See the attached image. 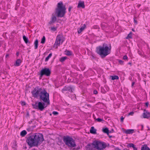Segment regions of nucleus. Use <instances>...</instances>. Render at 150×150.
Listing matches in <instances>:
<instances>
[{
    "label": "nucleus",
    "mask_w": 150,
    "mask_h": 150,
    "mask_svg": "<svg viewBox=\"0 0 150 150\" xmlns=\"http://www.w3.org/2000/svg\"><path fill=\"white\" fill-rule=\"evenodd\" d=\"M71 54H72L71 52L70 51H66V54L67 55H71Z\"/></svg>",
    "instance_id": "7c9ffc66"
},
{
    "label": "nucleus",
    "mask_w": 150,
    "mask_h": 150,
    "mask_svg": "<svg viewBox=\"0 0 150 150\" xmlns=\"http://www.w3.org/2000/svg\"><path fill=\"white\" fill-rule=\"evenodd\" d=\"M143 116L144 118H148L150 117V113L144 110Z\"/></svg>",
    "instance_id": "ddd939ff"
},
{
    "label": "nucleus",
    "mask_w": 150,
    "mask_h": 150,
    "mask_svg": "<svg viewBox=\"0 0 150 150\" xmlns=\"http://www.w3.org/2000/svg\"><path fill=\"white\" fill-rule=\"evenodd\" d=\"M23 39L25 41V42L26 43H27L29 41L28 39V38H27L25 36L23 35Z\"/></svg>",
    "instance_id": "b1692460"
},
{
    "label": "nucleus",
    "mask_w": 150,
    "mask_h": 150,
    "mask_svg": "<svg viewBox=\"0 0 150 150\" xmlns=\"http://www.w3.org/2000/svg\"><path fill=\"white\" fill-rule=\"evenodd\" d=\"M9 54H6V58H8V57H9Z\"/></svg>",
    "instance_id": "37998d69"
},
{
    "label": "nucleus",
    "mask_w": 150,
    "mask_h": 150,
    "mask_svg": "<svg viewBox=\"0 0 150 150\" xmlns=\"http://www.w3.org/2000/svg\"><path fill=\"white\" fill-rule=\"evenodd\" d=\"M93 93L95 94H97L98 93V92L96 90H95L94 91Z\"/></svg>",
    "instance_id": "a19ab883"
},
{
    "label": "nucleus",
    "mask_w": 150,
    "mask_h": 150,
    "mask_svg": "<svg viewBox=\"0 0 150 150\" xmlns=\"http://www.w3.org/2000/svg\"><path fill=\"white\" fill-rule=\"evenodd\" d=\"M134 22L136 24H137V21L135 20V19H134Z\"/></svg>",
    "instance_id": "49530a36"
},
{
    "label": "nucleus",
    "mask_w": 150,
    "mask_h": 150,
    "mask_svg": "<svg viewBox=\"0 0 150 150\" xmlns=\"http://www.w3.org/2000/svg\"><path fill=\"white\" fill-rule=\"evenodd\" d=\"M71 8H72V7L71 6H69V9H68L69 11H71Z\"/></svg>",
    "instance_id": "79ce46f5"
},
{
    "label": "nucleus",
    "mask_w": 150,
    "mask_h": 150,
    "mask_svg": "<svg viewBox=\"0 0 150 150\" xmlns=\"http://www.w3.org/2000/svg\"><path fill=\"white\" fill-rule=\"evenodd\" d=\"M86 26L85 24H84L83 26H81V28L78 30V32L79 33H81L84 29L86 28Z\"/></svg>",
    "instance_id": "f3484780"
},
{
    "label": "nucleus",
    "mask_w": 150,
    "mask_h": 150,
    "mask_svg": "<svg viewBox=\"0 0 150 150\" xmlns=\"http://www.w3.org/2000/svg\"><path fill=\"white\" fill-rule=\"evenodd\" d=\"M51 30H53L54 31H55L56 30V28L54 27H52L51 28Z\"/></svg>",
    "instance_id": "e433bc0d"
},
{
    "label": "nucleus",
    "mask_w": 150,
    "mask_h": 150,
    "mask_svg": "<svg viewBox=\"0 0 150 150\" xmlns=\"http://www.w3.org/2000/svg\"><path fill=\"white\" fill-rule=\"evenodd\" d=\"M126 38L127 39H129L132 38V33L131 32L128 34Z\"/></svg>",
    "instance_id": "c85d7f7f"
},
{
    "label": "nucleus",
    "mask_w": 150,
    "mask_h": 150,
    "mask_svg": "<svg viewBox=\"0 0 150 150\" xmlns=\"http://www.w3.org/2000/svg\"><path fill=\"white\" fill-rule=\"evenodd\" d=\"M129 64H131V63H129Z\"/></svg>",
    "instance_id": "864d4df0"
},
{
    "label": "nucleus",
    "mask_w": 150,
    "mask_h": 150,
    "mask_svg": "<svg viewBox=\"0 0 150 150\" xmlns=\"http://www.w3.org/2000/svg\"><path fill=\"white\" fill-rule=\"evenodd\" d=\"M145 105H146L147 106H148V102H147V103H145Z\"/></svg>",
    "instance_id": "09e8293b"
},
{
    "label": "nucleus",
    "mask_w": 150,
    "mask_h": 150,
    "mask_svg": "<svg viewBox=\"0 0 150 150\" xmlns=\"http://www.w3.org/2000/svg\"><path fill=\"white\" fill-rule=\"evenodd\" d=\"M52 114L54 115H56L58 114V112L56 111H53Z\"/></svg>",
    "instance_id": "f704fd0d"
},
{
    "label": "nucleus",
    "mask_w": 150,
    "mask_h": 150,
    "mask_svg": "<svg viewBox=\"0 0 150 150\" xmlns=\"http://www.w3.org/2000/svg\"><path fill=\"white\" fill-rule=\"evenodd\" d=\"M12 146L13 148L14 149V150H16L17 144L16 142H13Z\"/></svg>",
    "instance_id": "412c9836"
},
{
    "label": "nucleus",
    "mask_w": 150,
    "mask_h": 150,
    "mask_svg": "<svg viewBox=\"0 0 150 150\" xmlns=\"http://www.w3.org/2000/svg\"><path fill=\"white\" fill-rule=\"evenodd\" d=\"M64 40V38L62 35H58L57 36L54 45V47L55 48H57L60 45L61 43L62 44Z\"/></svg>",
    "instance_id": "0eeeda50"
},
{
    "label": "nucleus",
    "mask_w": 150,
    "mask_h": 150,
    "mask_svg": "<svg viewBox=\"0 0 150 150\" xmlns=\"http://www.w3.org/2000/svg\"><path fill=\"white\" fill-rule=\"evenodd\" d=\"M102 131L105 133L108 134L109 133V130L108 128H103Z\"/></svg>",
    "instance_id": "393cba45"
},
{
    "label": "nucleus",
    "mask_w": 150,
    "mask_h": 150,
    "mask_svg": "<svg viewBox=\"0 0 150 150\" xmlns=\"http://www.w3.org/2000/svg\"><path fill=\"white\" fill-rule=\"evenodd\" d=\"M27 134V132L25 130L22 131L20 133V135L22 137H24Z\"/></svg>",
    "instance_id": "4be33fe9"
},
{
    "label": "nucleus",
    "mask_w": 150,
    "mask_h": 150,
    "mask_svg": "<svg viewBox=\"0 0 150 150\" xmlns=\"http://www.w3.org/2000/svg\"><path fill=\"white\" fill-rule=\"evenodd\" d=\"M44 89V88H42L39 87L35 88L32 92L33 96L35 98L40 97V94Z\"/></svg>",
    "instance_id": "1a4fd4ad"
},
{
    "label": "nucleus",
    "mask_w": 150,
    "mask_h": 150,
    "mask_svg": "<svg viewBox=\"0 0 150 150\" xmlns=\"http://www.w3.org/2000/svg\"><path fill=\"white\" fill-rule=\"evenodd\" d=\"M63 140L65 144L68 146L74 147L76 146L74 140L69 136L64 137Z\"/></svg>",
    "instance_id": "39448f33"
},
{
    "label": "nucleus",
    "mask_w": 150,
    "mask_h": 150,
    "mask_svg": "<svg viewBox=\"0 0 150 150\" xmlns=\"http://www.w3.org/2000/svg\"><path fill=\"white\" fill-rule=\"evenodd\" d=\"M51 74V71L48 68H44L41 70L40 72V76L42 77L45 75L47 76H49Z\"/></svg>",
    "instance_id": "9d476101"
},
{
    "label": "nucleus",
    "mask_w": 150,
    "mask_h": 150,
    "mask_svg": "<svg viewBox=\"0 0 150 150\" xmlns=\"http://www.w3.org/2000/svg\"><path fill=\"white\" fill-rule=\"evenodd\" d=\"M134 130L133 129H129L125 130L124 132L125 133L127 134H132L133 133Z\"/></svg>",
    "instance_id": "dca6fc26"
},
{
    "label": "nucleus",
    "mask_w": 150,
    "mask_h": 150,
    "mask_svg": "<svg viewBox=\"0 0 150 150\" xmlns=\"http://www.w3.org/2000/svg\"><path fill=\"white\" fill-rule=\"evenodd\" d=\"M141 150H150L149 148L146 146H144L141 148Z\"/></svg>",
    "instance_id": "5701e85b"
},
{
    "label": "nucleus",
    "mask_w": 150,
    "mask_h": 150,
    "mask_svg": "<svg viewBox=\"0 0 150 150\" xmlns=\"http://www.w3.org/2000/svg\"><path fill=\"white\" fill-rule=\"evenodd\" d=\"M112 80H117L119 79V77L117 76H112Z\"/></svg>",
    "instance_id": "cd10ccee"
},
{
    "label": "nucleus",
    "mask_w": 150,
    "mask_h": 150,
    "mask_svg": "<svg viewBox=\"0 0 150 150\" xmlns=\"http://www.w3.org/2000/svg\"><path fill=\"white\" fill-rule=\"evenodd\" d=\"M119 62L121 64H123V62L122 61V60H119Z\"/></svg>",
    "instance_id": "58836bf2"
},
{
    "label": "nucleus",
    "mask_w": 150,
    "mask_h": 150,
    "mask_svg": "<svg viewBox=\"0 0 150 150\" xmlns=\"http://www.w3.org/2000/svg\"><path fill=\"white\" fill-rule=\"evenodd\" d=\"M66 8L63 2L60 1L57 4V7L55 9V14L58 17H63L66 13Z\"/></svg>",
    "instance_id": "7ed1b4c3"
},
{
    "label": "nucleus",
    "mask_w": 150,
    "mask_h": 150,
    "mask_svg": "<svg viewBox=\"0 0 150 150\" xmlns=\"http://www.w3.org/2000/svg\"><path fill=\"white\" fill-rule=\"evenodd\" d=\"M67 58L66 57H62L59 59V60L61 62H63Z\"/></svg>",
    "instance_id": "a878e982"
},
{
    "label": "nucleus",
    "mask_w": 150,
    "mask_h": 150,
    "mask_svg": "<svg viewBox=\"0 0 150 150\" xmlns=\"http://www.w3.org/2000/svg\"><path fill=\"white\" fill-rule=\"evenodd\" d=\"M82 7L83 8L85 7L84 2L83 1H80L78 4V8Z\"/></svg>",
    "instance_id": "2eb2a0df"
},
{
    "label": "nucleus",
    "mask_w": 150,
    "mask_h": 150,
    "mask_svg": "<svg viewBox=\"0 0 150 150\" xmlns=\"http://www.w3.org/2000/svg\"><path fill=\"white\" fill-rule=\"evenodd\" d=\"M33 105L34 108L38 109L41 111H42L48 105H47V104L45 103L44 102L42 103L39 102L38 103H36Z\"/></svg>",
    "instance_id": "6e6552de"
},
{
    "label": "nucleus",
    "mask_w": 150,
    "mask_h": 150,
    "mask_svg": "<svg viewBox=\"0 0 150 150\" xmlns=\"http://www.w3.org/2000/svg\"><path fill=\"white\" fill-rule=\"evenodd\" d=\"M16 55L17 56H18V55H19V52H16Z\"/></svg>",
    "instance_id": "8fccbe9b"
},
{
    "label": "nucleus",
    "mask_w": 150,
    "mask_h": 150,
    "mask_svg": "<svg viewBox=\"0 0 150 150\" xmlns=\"http://www.w3.org/2000/svg\"><path fill=\"white\" fill-rule=\"evenodd\" d=\"M22 104L23 105H25V102H23Z\"/></svg>",
    "instance_id": "3c124183"
},
{
    "label": "nucleus",
    "mask_w": 150,
    "mask_h": 150,
    "mask_svg": "<svg viewBox=\"0 0 150 150\" xmlns=\"http://www.w3.org/2000/svg\"><path fill=\"white\" fill-rule=\"evenodd\" d=\"M57 20V18L54 13H52L51 20L49 22V24L51 25L54 23Z\"/></svg>",
    "instance_id": "f8f14e48"
},
{
    "label": "nucleus",
    "mask_w": 150,
    "mask_h": 150,
    "mask_svg": "<svg viewBox=\"0 0 150 150\" xmlns=\"http://www.w3.org/2000/svg\"><path fill=\"white\" fill-rule=\"evenodd\" d=\"M134 83H135V82H133L132 83V86H133L134 84Z\"/></svg>",
    "instance_id": "de8ad7c7"
},
{
    "label": "nucleus",
    "mask_w": 150,
    "mask_h": 150,
    "mask_svg": "<svg viewBox=\"0 0 150 150\" xmlns=\"http://www.w3.org/2000/svg\"><path fill=\"white\" fill-rule=\"evenodd\" d=\"M35 49H36L38 48V40L36 39L34 43Z\"/></svg>",
    "instance_id": "aec40b11"
},
{
    "label": "nucleus",
    "mask_w": 150,
    "mask_h": 150,
    "mask_svg": "<svg viewBox=\"0 0 150 150\" xmlns=\"http://www.w3.org/2000/svg\"><path fill=\"white\" fill-rule=\"evenodd\" d=\"M132 31H134V29H132Z\"/></svg>",
    "instance_id": "603ef678"
},
{
    "label": "nucleus",
    "mask_w": 150,
    "mask_h": 150,
    "mask_svg": "<svg viewBox=\"0 0 150 150\" xmlns=\"http://www.w3.org/2000/svg\"><path fill=\"white\" fill-rule=\"evenodd\" d=\"M128 146L129 147H134V145L133 144L130 143L128 144Z\"/></svg>",
    "instance_id": "72a5a7b5"
},
{
    "label": "nucleus",
    "mask_w": 150,
    "mask_h": 150,
    "mask_svg": "<svg viewBox=\"0 0 150 150\" xmlns=\"http://www.w3.org/2000/svg\"><path fill=\"white\" fill-rule=\"evenodd\" d=\"M132 148H133V149L134 150H137V148L135 147L134 146V147H133Z\"/></svg>",
    "instance_id": "a18cd8bd"
},
{
    "label": "nucleus",
    "mask_w": 150,
    "mask_h": 150,
    "mask_svg": "<svg viewBox=\"0 0 150 150\" xmlns=\"http://www.w3.org/2000/svg\"><path fill=\"white\" fill-rule=\"evenodd\" d=\"M101 91L102 93H105L106 92V91H105L104 90V89L103 88H101Z\"/></svg>",
    "instance_id": "473e14b6"
},
{
    "label": "nucleus",
    "mask_w": 150,
    "mask_h": 150,
    "mask_svg": "<svg viewBox=\"0 0 150 150\" xmlns=\"http://www.w3.org/2000/svg\"><path fill=\"white\" fill-rule=\"evenodd\" d=\"M52 53H50L49 54L48 56L47 57H46V58H45V62L47 61L49 59H50V58L52 56Z\"/></svg>",
    "instance_id": "bb28decb"
},
{
    "label": "nucleus",
    "mask_w": 150,
    "mask_h": 150,
    "mask_svg": "<svg viewBox=\"0 0 150 150\" xmlns=\"http://www.w3.org/2000/svg\"><path fill=\"white\" fill-rule=\"evenodd\" d=\"M21 62V60L20 59H18L16 61L14 65L16 66H18L20 65Z\"/></svg>",
    "instance_id": "a211bd4d"
},
{
    "label": "nucleus",
    "mask_w": 150,
    "mask_h": 150,
    "mask_svg": "<svg viewBox=\"0 0 150 150\" xmlns=\"http://www.w3.org/2000/svg\"><path fill=\"white\" fill-rule=\"evenodd\" d=\"M123 59L124 60L127 59V55H125L123 57Z\"/></svg>",
    "instance_id": "4c0bfd02"
},
{
    "label": "nucleus",
    "mask_w": 150,
    "mask_h": 150,
    "mask_svg": "<svg viewBox=\"0 0 150 150\" xmlns=\"http://www.w3.org/2000/svg\"><path fill=\"white\" fill-rule=\"evenodd\" d=\"M124 119V118L122 116L120 118V120H121V122H123V121Z\"/></svg>",
    "instance_id": "ea45409f"
},
{
    "label": "nucleus",
    "mask_w": 150,
    "mask_h": 150,
    "mask_svg": "<svg viewBox=\"0 0 150 150\" xmlns=\"http://www.w3.org/2000/svg\"><path fill=\"white\" fill-rule=\"evenodd\" d=\"M44 140L43 136L42 134L35 133L28 137L26 140V142L30 146H37L40 144Z\"/></svg>",
    "instance_id": "f257e3e1"
},
{
    "label": "nucleus",
    "mask_w": 150,
    "mask_h": 150,
    "mask_svg": "<svg viewBox=\"0 0 150 150\" xmlns=\"http://www.w3.org/2000/svg\"><path fill=\"white\" fill-rule=\"evenodd\" d=\"M94 147L98 150H103L106 147V144L103 142L95 141L93 142Z\"/></svg>",
    "instance_id": "423d86ee"
},
{
    "label": "nucleus",
    "mask_w": 150,
    "mask_h": 150,
    "mask_svg": "<svg viewBox=\"0 0 150 150\" xmlns=\"http://www.w3.org/2000/svg\"><path fill=\"white\" fill-rule=\"evenodd\" d=\"M134 112H130L129 114L128 115H133L134 114Z\"/></svg>",
    "instance_id": "c9c22d12"
},
{
    "label": "nucleus",
    "mask_w": 150,
    "mask_h": 150,
    "mask_svg": "<svg viewBox=\"0 0 150 150\" xmlns=\"http://www.w3.org/2000/svg\"><path fill=\"white\" fill-rule=\"evenodd\" d=\"M39 97L40 99L42 100L45 103L47 104V105H50L49 94L45 89H44L40 94Z\"/></svg>",
    "instance_id": "20e7f679"
},
{
    "label": "nucleus",
    "mask_w": 150,
    "mask_h": 150,
    "mask_svg": "<svg viewBox=\"0 0 150 150\" xmlns=\"http://www.w3.org/2000/svg\"><path fill=\"white\" fill-rule=\"evenodd\" d=\"M132 148H133V149L134 150H137V148L135 147L134 146V147H133Z\"/></svg>",
    "instance_id": "c03bdc74"
},
{
    "label": "nucleus",
    "mask_w": 150,
    "mask_h": 150,
    "mask_svg": "<svg viewBox=\"0 0 150 150\" xmlns=\"http://www.w3.org/2000/svg\"><path fill=\"white\" fill-rule=\"evenodd\" d=\"M98 122H101L102 121H104V120H103V119H101L100 118H98L96 120Z\"/></svg>",
    "instance_id": "2f4dec72"
},
{
    "label": "nucleus",
    "mask_w": 150,
    "mask_h": 150,
    "mask_svg": "<svg viewBox=\"0 0 150 150\" xmlns=\"http://www.w3.org/2000/svg\"><path fill=\"white\" fill-rule=\"evenodd\" d=\"M74 89V88L72 86H66L62 89V92L65 91H68L70 92H72Z\"/></svg>",
    "instance_id": "9b49d317"
},
{
    "label": "nucleus",
    "mask_w": 150,
    "mask_h": 150,
    "mask_svg": "<svg viewBox=\"0 0 150 150\" xmlns=\"http://www.w3.org/2000/svg\"><path fill=\"white\" fill-rule=\"evenodd\" d=\"M45 37L44 36L43 37L41 41V43L42 44H44L45 43Z\"/></svg>",
    "instance_id": "c756f323"
},
{
    "label": "nucleus",
    "mask_w": 150,
    "mask_h": 150,
    "mask_svg": "<svg viewBox=\"0 0 150 150\" xmlns=\"http://www.w3.org/2000/svg\"><path fill=\"white\" fill-rule=\"evenodd\" d=\"M90 132L92 134H95L96 133V130L93 127H91L90 130Z\"/></svg>",
    "instance_id": "6ab92c4d"
},
{
    "label": "nucleus",
    "mask_w": 150,
    "mask_h": 150,
    "mask_svg": "<svg viewBox=\"0 0 150 150\" xmlns=\"http://www.w3.org/2000/svg\"><path fill=\"white\" fill-rule=\"evenodd\" d=\"M87 149L89 150H95L94 146L93 145V142L91 144H88L87 147Z\"/></svg>",
    "instance_id": "4468645a"
},
{
    "label": "nucleus",
    "mask_w": 150,
    "mask_h": 150,
    "mask_svg": "<svg viewBox=\"0 0 150 150\" xmlns=\"http://www.w3.org/2000/svg\"><path fill=\"white\" fill-rule=\"evenodd\" d=\"M111 47H109L103 44V46H99L97 48V52L102 57H105L110 53Z\"/></svg>",
    "instance_id": "f03ea898"
}]
</instances>
